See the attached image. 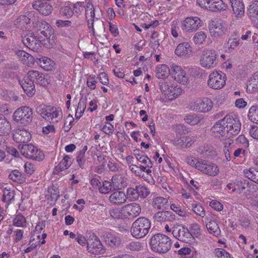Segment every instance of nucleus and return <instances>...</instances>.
I'll return each instance as SVG.
<instances>
[{"mask_svg":"<svg viewBox=\"0 0 258 258\" xmlns=\"http://www.w3.org/2000/svg\"><path fill=\"white\" fill-rule=\"evenodd\" d=\"M150 245L154 252L164 253L170 249L171 242L170 239L167 236L158 233L151 237Z\"/></svg>","mask_w":258,"mask_h":258,"instance_id":"obj_1","label":"nucleus"},{"mask_svg":"<svg viewBox=\"0 0 258 258\" xmlns=\"http://www.w3.org/2000/svg\"><path fill=\"white\" fill-rule=\"evenodd\" d=\"M151 228V221L144 217L138 218L132 224L131 232L132 236L137 238L145 237Z\"/></svg>","mask_w":258,"mask_h":258,"instance_id":"obj_2","label":"nucleus"},{"mask_svg":"<svg viewBox=\"0 0 258 258\" xmlns=\"http://www.w3.org/2000/svg\"><path fill=\"white\" fill-rule=\"evenodd\" d=\"M223 124L226 128L227 137L237 135L241 130V122L238 116L234 113L227 114L223 118Z\"/></svg>","mask_w":258,"mask_h":258,"instance_id":"obj_3","label":"nucleus"},{"mask_svg":"<svg viewBox=\"0 0 258 258\" xmlns=\"http://www.w3.org/2000/svg\"><path fill=\"white\" fill-rule=\"evenodd\" d=\"M33 118V110L27 106L17 109L13 115L14 120L24 126L31 122Z\"/></svg>","mask_w":258,"mask_h":258,"instance_id":"obj_4","label":"nucleus"},{"mask_svg":"<svg viewBox=\"0 0 258 258\" xmlns=\"http://www.w3.org/2000/svg\"><path fill=\"white\" fill-rule=\"evenodd\" d=\"M218 55L215 50H205L200 57V64L202 67L207 69L214 68L218 63Z\"/></svg>","mask_w":258,"mask_h":258,"instance_id":"obj_5","label":"nucleus"},{"mask_svg":"<svg viewBox=\"0 0 258 258\" xmlns=\"http://www.w3.org/2000/svg\"><path fill=\"white\" fill-rule=\"evenodd\" d=\"M20 151L25 157L36 161H41L44 158L43 153L32 144H24L20 148Z\"/></svg>","mask_w":258,"mask_h":258,"instance_id":"obj_6","label":"nucleus"},{"mask_svg":"<svg viewBox=\"0 0 258 258\" xmlns=\"http://www.w3.org/2000/svg\"><path fill=\"white\" fill-rule=\"evenodd\" d=\"M173 236L179 241L188 243L191 241L194 237L188 229L182 224H174Z\"/></svg>","mask_w":258,"mask_h":258,"instance_id":"obj_7","label":"nucleus"},{"mask_svg":"<svg viewBox=\"0 0 258 258\" xmlns=\"http://www.w3.org/2000/svg\"><path fill=\"white\" fill-rule=\"evenodd\" d=\"M87 249L90 253L94 254H102L106 251V248L103 245L99 238L94 234L87 239Z\"/></svg>","mask_w":258,"mask_h":258,"instance_id":"obj_8","label":"nucleus"},{"mask_svg":"<svg viewBox=\"0 0 258 258\" xmlns=\"http://www.w3.org/2000/svg\"><path fill=\"white\" fill-rule=\"evenodd\" d=\"M160 88L166 97L171 100L176 98L182 92L181 88L167 81L160 83Z\"/></svg>","mask_w":258,"mask_h":258,"instance_id":"obj_9","label":"nucleus"},{"mask_svg":"<svg viewBox=\"0 0 258 258\" xmlns=\"http://www.w3.org/2000/svg\"><path fill=\"white\" fill-rule=\"evenodd\" d=\"M197 3L201 8L211 12H219L226 8L222 0H197Z\"/></svg>","mask_w":258,"mask_h":258,"instance_id":"obj_10","label":"nucleus"},{"mask_svg":"<svg viewBox=\"0 0 258 258\" xmlns=\"http://www.w3.org/2000/svg\"><path fill=\"white\" fill-rule=\"evenodd\" d=\"M226 76L221 72H213L209 76L208 85L213 89H220L225 85Z\"/></svg>","mask_w":258,"mask_h":258,"instance_id":"obj_11","label":"nucleus"},{"mask_svg":"<svg viewBox=\"0 0 258 258\" xmlns=\"http://www.w3.org/2000/svg\"><path fill=\"white\" fill-rule=\"evenodd\" d=\"M42 36H40L37 38L34 34H31L30 35L25 36L22 41L23 44L30 49L34 51L38 52L41 50Z\"/></svg>","mask_w":258,"mask_h":258,"instance_id":"obj_12","label":"nucleus"},{"mask_svg":"<svg viewBox=\"0 0 258 258\" xmlns=\"http://www.w3.org/2000/svg\"><path fill=\"white\" fill-rule=\"evenodd\" d=\"M171 71L172 77L178 83L184 85L189 83L188 77L180 66L173 64L171 67Z\"/></svg>","mask_w":258,"mask_h":258,"instance_id":"obj_13","label":"nucleus"},{"mask_svg":"<svg viewBox=\"0 0 258 258\" xmlns=\"http://www.w3.org/2000/svg\"><path fill=\"white\" fill-rule=\"evenodd\" d=\"M105 244L111 248H118L121 244L120 235L116 232H107L103 235Z\"/></svg>","mask_w":258,"mask_h":258,"instance_id":"obj_14","label":"nucleus"},{"mask_svg":"<svg viewBox=\"0 0 258 258\" xmlns=\"http://www.w3.org/2000/svg\"><path fill=\"white\" fill-rule=\"evenodd\" d=\"M200 162L198 169V170L204 174L211 176H216L218 174L219 168L216 164L204 159H202Z\"/></svg>","mask_w":258,"mask_h":258,"instance_id":"obj_15","label":"nucleus"},{"mask_svg":"<svg viewBox=\"0 0 258 258\" xmlns=\"http://www.w3.org/2000/svg\"><path fill=\"white\" fill-rule=\"evenodd\" d=\"M208 28L210 35L213 38H219L225 34V25L219 21H212Z\"/></svg>","mask_w":258,"mask_h":258,"instance_id":"obj_16","label":"nucleus"},{"mask_svg":"<svg viewBox=\"0 0 258 258\" xmlns=\"http://www.w3.org/2000/svg\"><path fill=\"white\" fill-rule=\"evenodd\" d=\"M202 26V20L198 17L186 18L183 21L181 28L186 32L194 31Z\"/></svg>","mask_w":258,"mask_h":258,"instance_id":"obj_17","label":"nucleus"},{"mask_svg":"<svg viewBox=\"0 0 258 258\" xmlns=\"http://www.w3.org/2000/svg\"><path fill=\"white\" fill-rule=\"evenodd\" d=\"M125 218H133L137 217L141 212V208L139 204L133 203L125 205L122 208Z\"/></svg>","mask_w":258,"mask_h":258,"instance_id":"obj_18","label":"nucleus"},{"mask_svg":"<svg viewBox=\"0 0 258 258\" xmlns=\"http://www.w3.org/2000/svg\"><path fill=\"white\" fill-rule=\"evenodd\" d=\"M213 107L212 100L208 98H204L202 99H198L195 103L194 109L200 112H207L210 111Z\"/></svg>","mask_w":258,"mask_h":258,"instance_id":"obj_19","label":"nucleus"},{"mask_svg":"<svg viewBox=\"0 0 258 258\" xmlns=\"http://www.w3.org/2000/svg\"><path fill=\"white\" fill-rule=\"evenodd\" d=\"M172 142L175 146L180 149H187L191 147L194 143V140L191 137L182 136L175 138Z\"/></svg>","mask_w":258,"mask_h":258,"instance_id":"obj_20","label":"nucleus"},{"mask_svg":"<svg viewBox=\"0 0 258 258\" xmlns=\"http://www.w3.org/2000/svg\"><path fill=\"white\" fill-rule=\"evenodd\" d=\"M27 77L34 83L36 82L41 86H45L47 84V80L44 78V75L37 71L31 70L27 73Z\"/></svg>","mask_w":258,"mask_h":258,"instance_id":"obj_21","label":"nucleus"},{"mask_svg":"<svg viewBox=\"0 0 258 258\" xmlns=\"http://www.w3.org/2000/svg\"><path fill=\"white\" fill-rule=\"evenodd\" d=\"M19 84L28 96H32L35 92L34 83L25 77L22 80H19Z\"/></svg>","mask_w":258,"mask_h":258,"instance_id":"obj_22","label":"nucleus"},{"mask_svg":"<svg viewBox=\"0 0 258 258\" xmlns=\"http://www.w3.org/2000/svg\"><path fill=\"white\" fill-rule=\"evenodd\" d=\"M35 20L34 13L33 12L28 13L26 15L20 16L16 21L18 27L21 29L27 28V25L31 21Z\"/></svg>","mask_w":258,"mask_h":258,"instance_id":"obj_23","label":"nucleus"},{"mask_svg":"<svg viewBox=\"0 0 258 258\" xmlns=\"http://www.w3.org/2000/svg\"><path fill=\"white\" fill-rule=\"evenodd\" d=\"M192 51L191 46L187 42L179 44L175 50V53L178 56L188 57Z\"/></svg>","mask_w":258,"mask_h":258,"instance_id":"obj_24","label":"nucleus"},{"mask_svg":"<svg viewBox=\"0 0 258 258\" xmlns=\"http://www.w3.org/2000/svg\"><path fill=\"white\" fill-rule=\"evenodd\" d=\"M223 119L217 121L211 129L212 136L215 137H226V128L224 125Z\"/></svg>","mask_w":258,"mask_h":258,"instance_id":"obj_25","label":"nucleus"},{"mask_svg":"<svg viewBox=\"0 0 258 258\" xmlns=\"http://www.w3.org/2000/svg\"><path fill=\"white\" fill-rule=\"evenodd\" d=\"M197 152L205 158H213L216 155V152L211 145L203 144L199 146Z\"/></svg>","mask_w":258,"mask_h":258,"instance_id":"obj_26","label":"nucleus"},{"mask_svg":"<svg viewBox=\"0 0 258 258\" xmlns=\"http://www.w3.org/2000/svg\"><path fill=\"white\" fill-rule=\"evenodd\" d=\"M33 7L34 9L44 16L49 15L52 11L51 5L46 2L36 1L33 4Z\"/></svg>","mask_w":258,"mask_h":258,"instance_id":"obj_27","label":"nucleus"},{"mask_svg":"<svg viewBox=\"0 0 258 258\" xmlns=\"http://www.w3.org/2000/svg\"><path fill=\"white\" fill-rule=\"evenodd\" d=\"M127 178L120 174H116L112 177L111 181L113 187L116 189H121L127 184Z\"/></svg>","mask_w":258,"mask_h":258,"instance_id":"obj_28","label":"nucleus"},{"mask_svg":"<svg viewBox=\"0 0 258 258\" xmlns=\"http://www.w3.org/2000/svg\"><path fill=\"white\" fill-rule=\"evenodd\" d=\"M235 16L241 18L244 14V6L242 0H230Z\"/></svg>","mask_w":258,"mask_h":258,"instance_id":"obj_29","label":"nucleus"},{"mask_svg":"<svg viewBox=\"0 0 258 258\" xmlns=\"http://www.w3.org/2000/svg\"><path fill=\"white\" fill-rule=\"evenodd\" d=\"M206 227L209 232L213 236L218 237L221 235V231L219 226L214 220L209 219L208 217H206Z\"/></svg>","mask_w":258,"mask_h":258,"instance_id":"obj_30","label":"nucleus"},{"mask_svg":"<svg viewBox=\"0 0 258 258\" xmlns=\"http://www.w3.org/2000/svg\"><path fill=\"white\" fill-rule=\"evenodd\" d=\"M109 200L114 205L122 204L126 202V195L123 191H116L110 195Z\"/></svg>","mask_w":258,"mask_h":258,"instance_id":"obj_31","label":"nucleus"},{"mask_svg":"<svg viewBox=\"0 0 258 258\" xmlns=\"http://www.w3.org/2000/svg\"><path fill=\"white\" fill-rule=\"evenodd\" d=\"M40 33L42 34L44 38L49 40L53 39V30L50 25L46 22H42L39 24Z\"/></svg>","mask_w":258,"mask_h":258,"instance_id":"obj_32","label":"nucleus"},{"mask_svg":"<svg viewBox=\"0 0 258 258\" xmlns=\"http://www.w3.org/2000/svg\"><path fill=\"white\" fill-rule=\"evenodd\" d=\"M248 14L250 20L258 28V1L250 5Z\"/></svg>","mask_w":258,"mask_h":258,"instance_id":"obj_33","label":"nucleus"},{"mask_svg":"<svg viewBox=\"0 0 258 258\" xmlns=\"http://www.w3.org/2000/svg\"><path fill=\"white\" fill-rule=\"evenodd\" d=\"M11 129V123L4 115L0 114V136L8 135Z\"/></svg>","mask_w":258,"mask_h":258,"instance_id":"obj_34","label":"nucleus"},{"mask_svg":"<svg viewBox=\"0 0 258 258\" xmlns=\"http://www.w3.org/2000/svg\"><path fill=\"white\" fill-rule=\"evenodd\" d=\"M30 133L26 130H20L14 135V138L17 142L27 143L31 139Z\"/></svg>","mask_w":258,"mask_h":258,"instance_id":"obj_35","label":"nucleus"},{"mask_svg":"<svg viewBox=\"0 0 258 258\" xmlns=\"http://www.w3.org/2000/svg\"><path fill=\"white\" fill-rule=\"evenodd\" d=\"M51 109H52V106L40 105L36 108V111L43 118L50 121Z\"/></svg>","mask_w":258,"mask_h":258,"instance_id":"obj_36","label":"nucleus"},{"mask_svg":"<svg viewBox=\"0 0 258 258\" xmlns=\"http://www.w3.org/2000/svg\"><path fill=\"white\" fill-rule=\"evenodd\" d=\"M16 54L23 63L27 66L33 63L34 58L28 53L23 50H18Z\"/></svg>","mask_w":258,"mask_h":258,"instance_id":"obj_37","label":"nucleus"},{"mask_svg":"<svg viewBox=\"0 0 258 258\" xmlns=\"http://www.w3.org/2000/svg\"><path fill=\"white\" fill-rule=\"evenodd\" d=\"M37 63L40 67L47 71H51L53 68V61L51 59L45 56L37 58Z\"/></svg>","mask_w":258,"mask_h":258,"instance_id":"obj_38","label":"nucleus"},{"mask_svg":"<svg viewBox=\"0 0 258 258\" xmlns=\"http://www.w3.org/2000/svg\"><path fill=\"white\" fill-rule=\"evenodd\" d=\"M243 172L245 177L258 184V168L251 167L244 169Z\"/></svg>","mask_w":258,"mask_h":258,"instance_id":"obj_39","label":"nucleus"},{"mask_svg":"<svg viewBox=\"0 0 258 258\" xmlns=\"http://www.w3.org/2000/svg\"><path fill=\"white\" fill-rule=\"evenodd\" d=\"M174 215L170 211H162L156 213L154 216V218L155 220L162 222L164 221H171L174 219Z\"/></svg>","mask_w":258,"mask_h":258,"instance_id":"obj_40","label":"nucleus"},{"mask_svg":"<svg viewBox=\"0 0 258 258\" xmlns=\"http://www.w3.org/2000/svg\"><path fill=\"white\" fill-rule=\"evenodd\" d=\"M170 70L166 64L158 65L156 69V76L158 79H163L167 77L170 74Z\"/></svg>","mask_w":258,"mask_h":258,"instance_id":"obj_41","label":"nucleus"},{"mask_svg":"<svg viewBox=\"0 0 258 258\" xmlns=\"http://www.w3.org/2000/svg\"><path fill=\"white\" fill-rule=\"evenodd\" d=\"M153 206L157 210H164L168 207V200L167 199L158 197L154 199Z\"/></svg>","mask_w":258,"mask_h":258,"instance_id":"obj_42","label":"nucleus"},{"mask_svg":"<svg viewBox=\"0 0 258 258\" xmlns=\"http://www.w3.org/2000/svg\"><path fill=\"white\" fill-rule=\"evenodd\" d=\"M9 177L15 182L21 184L26 181L25 175L18 170L12 171L9 174Z\"/></svg>","mask_w":258,"mask_h":258,"instance_id":"obj_43","label":"nucleus"},{"mask_svg":"<svg viewBox=\"0 0 258 258\" xmlns=\"http://www.w3.org/2000/svg\"><path fill=\"white\" fill-rule=\"evenodd\" d=\"M247 89L251 92L258 91V72L255 73L249 81Z\"/></svg>","mask_w":258,"mask_h":258,"instance_id":"obj_44","label":"nucleus"},{"mask_svg":"<svg viewBox=\"0 0 258 258\" xmlns=\"http://www.w3.org/2000/svg\"><path fill=\"white\" fill-rule=\"evenodd\" d=\"M239 39L234 36H230L227 43L226 51L229 53L232 52L239 44Z\"/></svg>","mask_w":258,"mask_h":258,"instance_id":"obj_45","label":"nucleus"},{"mask_svg":"<svg viewBox=\"0 0 258 258\" xmlns=\"http://www.w3.org/2000/svg\"><path fill=\"white\" fill-rule=\"evenodd\" d=\"M72 164L71 157L69 155H66L60 161L58 166L56 167L55 170L57 171H61L68 169Z\"/></svg>","mask_w":258,"mask_h":258,"instance_id":"obj_46","label":"nucleus"},{"mask_svg":"<svg viewBox=\"0 0 258 258\" xmlns=\"http://www.w3.org/2000/svg\"><path fill=\"white\" fill-rule=\"evenodd\" d=\"M170 208L175 212L179 216L182 217H189L190 213L186 211L183 208H182L179 205H177L175 204H172L170 206Z\"/></svg>","mask_w":258,"mask_h":258,"instance_id":"obj_47","label":"nucleus"},{"mask_svg":"<svg viewBox=\"0 0 258 258\" xmlns=\"http://www.w3.org/2000/svg\"><path fill=\"white\" fill-rule=\"evenodd\" d=\"M86 99L81 98L80 100L75 115V116L77 118H80L82 115V114L84 113L86 109Z\"/></svg>","mask_w":258,"mask_h":258,"instance_id":"obj_48","label":"nucleus"},{"mask_svg":"<svg viewBox=\"0 0 258 258\" xmlns=\"http://www.w3.org/2000/svg\"><path fill=\"white\" fill-rule=\"evenodd\" d=\"M248 116L253 122L258 124V106H252L249 109Z\"/></svg>","mask_w":258,"mask_h":258,"instance_id":"obj_49","label":"nucleus"},{"mask_svg":"<svg viewBox=\"0 0 258 258\" xmlns=\"http://www.w3.org/2000/svg\"><path fill=\"white\" fill-rule=\"evenodd\" d=\"M191 210L198 216L204 218L206 216V212L204 208L200 204L197 203L191 205Z\"/></svg>","mask_w":258,"mask_h":258,"instance_id":"obj_50","label":"nucleus"},{"mask_svg":"<svg viewBox=\"0 0 258 258\" xmlns=\"http://www.w3.org/2000/svg\"><path fill=\"white\" fill-rule=\"evenodd\" d=\"M50 121L57 122L59 120H61L62 117V113L61 111L54 107H52V109L51 110Z\"/></svg>","mask_w":258,"mask_h":258,"instance_id":"obj_51","label":"nucleus"},{"mask_svg":"<svg viewBox=\"0 0 258 258\" xmlns=\"http://www.w3.org/2000/svg\"><path fill=\"white\" fill-rule=\"evenodd\" d=\"M14 197L15 192L14 190L7 189V188L3 190L2 200L4 202L9 204L14 199Z\"/></svg>","mask_w":258,"mask_h":258,"instance_id":"obj_52","label":"nucleus"},{"mask_svg":"<svg viewBox=\"0 0 258 258\" xmlns=\"http://www.w3.org/2000/svg\"><path fill=\"white\" fill-rule=\"evenodd\" d=\"M202 159L196 158L194 156H187L185 158V162L188 165L198 170L200 162H201L200 161H201Z\"/></svg>","mask_w":258,"mask_h":258,"instance_id":"obj_53","label":"nucleus"},{"mask_svg":"<svg viewBox=\"0 0 258 258\" xmlns=\"http://www.w3.org/2000/svg\"><path fill=\"white\" fill-rule=\"evenodd\" d=\"M142 247V243L139 241H131L125 246V248L127 250L132 251H140Z\"/></svg>","mask_w":258,"mask_h":258,"instance_id":"obj_54","label":"nucleus"},{"mask_svg":"<svg viewBox=\"0 0 258 258\" xmlns=\"http://www.w3.org/2000/svg\"><path fill=\"white\" fill-rule=\"evenodd\" d=\"M207 38V34L204 31L197 32L194 36L193 40L195 43L198 44H202Z\"/></svg>","mask_w":258,"mask_h":258,"instance_id":"obj_55","label":"nucleus"},{"mask_svg":"<svg viewBox=\"0 0 258 258\" xmlns=\"http://www.w3.org/2000/svg\"><path fill=\"white\" fill-rule=\"evenodd\" d=\"M109 215L114 219L125 218L124 214L123 211H122V209L120 210L119 208H113L109 211Z\"/></svg>","mask_w":258,"mask_h":258,"instance_id":"obj_56","label":"nucleus"},{"mask_svg":"<svg viewBox=\"0 0 258 258\" xmlns=\"http://www.w3.org/2000/svg\"><path fill=\"white\" fill-rule=\"evenodd\" d=\"M184 120L187 123L194 125L198 124L201 121V118L198 115L193 114L186 115Z\"/></svg>","mask_w":258,"mask_h":258,"instance_id":"obj_57","label":"nucleus"},{"mask_svg":"<svg viewBox=\"0 0 258 258\" xmlns=\"http://www.w3.org/2000/svg\"><path fill=\"white\" fill-rule=\"evenodd\" d=\"M95 9L94 6L91 3H88L86 8V19L94 20Z\"/></svg>","mask_w":258,"mask_h":258,"instance_id":"obj_58","label":"nucleus"},{"mask_svg":"<svg viewBox=\"0 0 258 258\" xmlns=\"http://www.w3.org/2000/svg\"><path fill=\"white\" fill-rule=\"evenodd\" d=\"M136 193V191H135L134 189V187H133L132 186L128 188L126 190V199H128L130 201L138 200L139 198V196Z\"/></svg>","mask_w":258,"mask_h":258,"instance_id":"obj_59","label":"nucleus"},{"mask_svg":"<svg viewBox=\"0 0 258 258\" xmlns=\"http://www.w3.org/2000/svg\"><path fill=\"white\" fill-rule=\"evenodd\" d=\"M26 220L22 214H18L13 220V224L17 227H25Z\"/></svg>","mask_w":258,"mask_h":258,"instance_id":"obj_60","label":"nucleus"},{"mask_svg":"<svg viewBox=\"0 0 258 258\" xmlns=\"http://www.w3.org/2000/svg\"><path fill=\"white\" fill-rule=\"evenodd\" d=\"M235 183L239 191L242 192L248 186L249 182L243 178L236 180Z\"/></svg>","mask_w":258,"mask_h":258,"instance_id":"obj_61","label":"nucleus"},{"mask_svg":"<svg viewBox=\"0 0 258 258\" xmlns=\"http://www.w3.org/2000/svg\"><path fill=\"white\" fill-rule=\"evenodd\" d=\"M136 159L140 162L144 164V165H146L148 166V168L152 167L153 164L151 160L147 157V156L144 155L143 153L139 155L138 158H136Z\"/></svg>","mask_w":258,"mask_h":258,"instance_id":"obj_62","label":"nucleus"},{"mask_svg":"<svg viewBox=\"0 0 258 258\" xmlns=\"http://www.w3.org/2000/svg\"><path fill=\"white\" fill-rule=\"evenodd\" d=\"M214 253L218 258H232L230 254L223 248H216Z\"/></svg>","mask_w":258,"mask_h":258,"instance_id":"obj_63","label":"nucleus"},{"mask_svg":"<svg viewBox=\"0 0 258 258\" xmlns=\"http://www.w3.org/2000/svg\"><path fill=\"white\" fill-rule=\"evenodd\" d=\"M59 12L61 16H66L67 18L71 17L73 14L72 8L68 6L61 8Z\"/></svg>","mask_w":258,"mask_h":258,"instance_id":"obj_64","label":"nucleus"}]
</instances>
